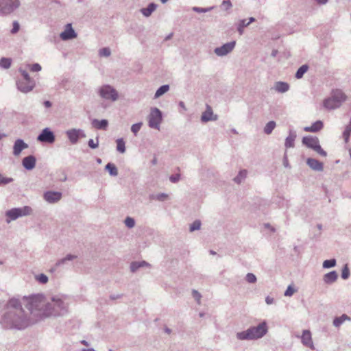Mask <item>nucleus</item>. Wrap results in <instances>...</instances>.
Wrapping results in <instances>:
<instances>
[{
  "mask_svg": "<svg viewBox=\"0 0 351 351\" xmlns=\"http://www.w3.org/2000/svg\"><path fill=\"white\" fill-rule=\"evenodd\" d=\"M68 306L64 298L53 296L47 300L43 294L29 297L26 304V308L36 317L37 321L43 317L62 316L67 313Z\"/></svg>",
  "mask_w": 351,
  "mask_h": 351,
  "instance_id": "nucleus-1",
  "label": "nucleus"
},
{
  "mask_svg": "<svg viewBox=\"0 0 351 351\" xmlns=\"http://www.w3.org/2000/svg\"><path fill=\"white\" fill-rule=\"evenodd\" d=\"M27 310V312L24 311L19 300L10 299L0 320L1 326L5 329L23 330L35 324L37 322L36 317Z\"/></svg>",
  "mask_w": 351,
  "mask_h": 351,
  "instance_id": "nucleus-2",
  "label": "nucleus"
},
{
  "mask_svg": "<svg viewBox=\"0 0 351 351\" xmlns=\"http://www.w3.org/2000/svg\"><path fill=\"white\" fill-rule=\"evenodd\" d=\"M268 330L266 322H263L256 326H251L244 331L239 332L236 336L239 340H255L262 338Z\"/></svg>",
  "mask_w": 351,
  "mask_h": 351,
  "instance_id": "nucleus-3",
  "label": "nucleus"
},
{
  "mask_svg": "<svg viewBox=\"0 0 351 351\" xmlns=\"http://www.w3.org/2000/svg\"><path fill=\"white\" fill-rule=\"evenodd\" d=\"M32 212V208L27 206L8 210L5 212L6 222L9 223L11 221L16 220L19 217L29 215Z\"/></svg>",
  "mask_w": 351,
  "mask_h": 351,
  "instance_id": "nucleus-4",
  "label": "nucleus"
},
{
  "mask_svg": "<svg viewBox=\"0 0 351 351\" xmlns=\"http://www.w3.org/2000/svg\"><path fill=\"white\" fill-rule=\"evenodd\" d=\"M97 93L101 98L106 100L115 101L119 98V94L117 90L108 84L103 85L99 87Z\"/></svg>",
  "mask_w": 351,
  "mask_h": 351,
  "instance_id": "nucleus-5",
  "label": "nucleus"
},
{
  "mask_svg": "<svg viewBox=\"0 0 351 351\" xmlns=\"http://www.w3.org/2000/svg\"><path fill=\"white\" fill-rule=\"evenodd\" d=\"M162 121V113L158 108H152L148 116V125L151 128L160 130Z\"/></svg>",
  "mask_w": 351,
  "mask_h": 351,
  "instance_id": "nucleus-6",
  "label": "nucleus"
},
{
  "mask_svg": "<svg viewBox=\"0 0 351 351\" xmlns=\"http://www.w3.org/2000/svg\"><path fill=\"white\" fill-rule=\"evenodd\" d=\"M21 5L19 0H0V14H10Z\"/></svg>",
  "mask_w": 351,
  "mask_h": 351,
  "instance_id": "nucleus-7",
  "label": "nucleus"
},
{
  "mask_svg": "<svg viewBox=\"0 0 351 351\" xmlns=\"http://www.w3.org/2000/svg\"><path fill=\"white\" fill-rule=\"evenodd\" d=\"M66 135L73 145L77 143L80 138H85L86 134L82 129L72 128L66 131Z\"/></svg>",
  "mask_w": 351,
  "mask_h": 351,
  "instance_id": "nucleus-8",
  "label": "nucleus"
},
{
  "mask_svg": "<svg viewBox=\"0 0 351 351\" xmlns=\"http://www.w3.org/2000/svg\"><path fill=\"white\" fill-rule=\"evenodd\" d=\"M36 139L40 143H53L56 141V136L53 131L49 128H45L38 134Z\"/></svg>",
  "mask_w": 351,
  "mask_h": 351,
  "instance_id": "nucleus-9",
  "label": "nucleus"
},
{
  "mask_svg": "<svg viewBox=\"0 0 351 351\" xmlns=\"http://www.w3.org/2000/svg\"><path fill=\"white\" fill-rule=\"evenodd\" d=\"M236 42L231 41L223 44L222 46L216 47L214 49L215 53L220 57L224 56L230 53L235 47Z\"/></svg>",
  "mask_w": 351,
  "mask_h": 351,
  "instance_id": "nucleus-10",
  "label": "nucleus"
},
{
  "mask_svg": "<svg viewBox=\"0 0 351 351\" xmlns=\"http://www.w3.org/2000/svg\"><path fill=\"white\" fill-rule=\"evenodd\" d=\"M16 86L19 91L23 93H27L33 90L35 86L34 81H27L19 79L16 80Z\"/></svg>",
  "mask_w": 351,
  "mask_h": 351,
  "instance_id": "nucleus-11",
  "label": "nucleus"
},
{
  "mask_svg": "<svg viewBox=\"0 0 351 351\" xmlns=\"http://www.w3.org/2000/svg\"><path fill=\"white\" fill-rule=\"evenodd\" d=\"M77 36V34L73 29L71 23L66 24L64 30L60 34V38L64 41L72 40Z\"/></svg>",
  "mask_w": 351,
  "mask_h": 351,
  "instance_id": "nucleus-12",
  "label": "nucleus"
},
{
  "mask_svg": "<svg viewBox=\"0 0 351 351\" xmlns=\"http://www.w3.org/2000/svg\"><path fill=\"white\" fill-rule=\"evenodd\" d=\"M62 194L61 192L48 191L44 193V199L49 204H55L59 202L62 198Z\"/></svg>",
  "mask_w": 351,
  "mask_h": 351,
  "instance_id": "nucleus-13",
  "label": "nucleus"
},
{
  "mask_svg": "<svg viewBox=\"0 0 351 351\" xmlns=\"http://www.w3.org/2000/svg\"><path fill=\"white\" fill-rule=\"evenodd\" d=\"M302 142L303 145H304L305 146L310 149H312L314 151L319 145H320L319 139L316 136H304L302 138Z\"/></svg>",
  "mask_w": 351,
  "mask_h": 351,
  "instance_id": "nucleus-14",
  "label": "nucleus"
},
{
  "mask_svg": "<svg viewBox=\"0 0 351 351\" xmlns=\"http://www.w3.org/2000/svg\"><path fill=\"white\" fill-rule=\"evenodd\" d=\"M77 258V256L76 255L69 254L65 257L58 260L56 266H58L60 268H66L71 266V263Z\"/></svg>",
  "mask_w": 351,
  "mask_h": 351,
  "instance_id": "nucleus-15",
  "label": "nucleus"
},
{
  "mask_svg": "<svg viewBox=\"0 0 351 351\" xmlns=\"http://www.w3.org/2000/svg\"><path fill=\"white\" fill-rule=\"evenodd\" d=\"M27 147L28 145L21 138L16 139L13 145V154L16 156H19L23 149Z\"/></svg>",
  "mask_w": 351,
  "mask_h": 351,
  "instance_id": "nucleus-16",
  "label": "nucleus"
},
{
  "mask_svg": "<svg viewBox=\"0 0 351 351\" xmlns=\"http://www.w3.org/2000/svg\"><path fill=\"white\" fill-rule=\"evenodd\" d=\"M306 164L313 171H322L324 170L323 163L315 158H307Z\"/></svg>",
  "mask_w": 351,
  "mask_h": 351,
  "instance_id": "nucleus-17",
  "label": "nucleus"
},
{
  "mask_svg": "<svg viewBox=\"0 0 351 351\" xmlns=\"http://www.w3.org/2000/svg\"><path fill=\"white\" fill-rule=\"evenodd\" d=\"M36 159L33 155H29L23 158L22 165L27 170H32L36 166Z\"/></svg>",
  "mask_w": 351,
  "mask_h": 351,
  "instance_id": "nucleus-18",
  "label": "nucleus"
},
{
  "mask_svg": "<svg viewBox=\"0 0 351 351\" xmlns=\"http://www.w3.org/2000/svg\"><path fill=\"white\" fill-rule=\"evenodd\" d=\"M302 343L311 349L314 348L313 343L312 341L311 333L308 330H304L301 337Z\"/></svg>",
  "mask_w": 351,
  "mask_h": 351,
  "instance_id": "nucleus-19",
  "label": "nucleus"
},
{
  "mask_svg": "<svg viewBox=\"0 0 351 351\" xmlns=\"http://www.w3.org/2000/svg\"><path fill=\"white\" fill-rule=\"evenodd\" d=\"M217 119V115H213V112L210 107L208 106L207 110L204 112L201 116L202 122H208L209 121H215Z\"/></svg>",
  "mask_w": 351,
  "mask_h": 351,
  "instance_id": "nucleus-20",
  "label": "nucleus"
},
{
  "mask_svg": "<svg viewBox=\"0 0 351 351\" xmlns=\"http://www.w3.org/2000/svg\"><path fill=\"white\" fill-rule=\"evenodd\" d=\"M324 106L328 110H334L341 106L340 103L330 97L324 101Z\"/></svg>",
  "mask_w": 351,
  "mask_h": 351,
  "instance_id": "nucleus-21",
  "label": "nucleus"
},
{
  "mask_svg": "<svg viewBox=\"0 0 351 351\" xmlns=\"http://www.w3.org/2000/svg\"><path fill=\"white\" fill-rule=\"evenodd\" d=\"M297 137L296 132L293 130H290L289 136L285 139V146L286 148H291L294 147V141Z\"/></svg>",
  "mask_w": 351,
  "mask_h": 351,
  "instance_id": "nucleus-22",
  "label": "nucleus"
},
{
  "mask_svg": "<svg viewBox=\"0 0 351 351\" xmlns=\"http://www.w3.org/2000/svg\"><path fill=\"white\" fill-rule=\"evenodd\" d=\"M324 127L323 122L318 120L313 123L311 126H306L304 128V130L308 132H317L320 131Z\"/></svg>",
  "mask_w": 351,
  "mask_h": 351,
  "instance_id": "nucleus-23",
  "label": "nucleus"
},
{
  "mask_svg": "<svg viewBox=\"0 0 351 351\" xmlns=\"http://www.w3.org/2000/svg\"><path fill=\"white\" fill-rule=\"evenodd\" d=\"M337 272L336 271H332L324 275L323 280L326 284L331 285L337 280Z\"/></svg>",
  "mask_w": 351,
  "mask_h": 351,
  "instance_id": "nucleus-24",
  "label": "nucleus"
},
{
  "mask_svg": "<svg viewBox=\"0 0 351 351\" xmlns=\"http://www.w3.org/2000/svg\"><path fill=\"white\" fill-rule=\"evenodd\" d=\"M157 5L154 3H150L147 8H141L140 12L145 17H149L156 10Z\"/></svg>",
  "mask_w": 351,
  "mask_h": 351,
  "instance_id": "nucleus-25",
  "label": "nucleus"
},
{
  "mask_svg": "<svg viewBox=\"0 0 351 351\" xmlns=\"http://www.w3.org/2000/svg\"><path fill=\"white\" fill-rule=\"evenodd\" d=\"M93 127L97 130H106L108 127V121L106 119L98 120L94 119L91 123Z\"/></svg>",
  "mask_w": 351,
  "mask_h": 351,
  "instance_id": "nucleus-26",
  "label": "nucleus"
},
{
  "mask_svg": "<svg viewBox=\"0 0 351 351\" xmlns=\"http://www.w3.org/2000/svg\"><path fill=\"white\" fill-rule=\"evenodd\" d=\"M274 89L278 93H284L289 90V85L285 82H277L275 83Z\"/></svg>",
  "mask_w": 351,
  "mask_h": 351,
  "instance_id": "nucleus-27",
  "label": "nucleus"
},
{
  "mask_svg": "<svg viewBox=\"0 0 351 351\" xmlns=\"http://www.w3.org/2000/svg\"><path fill=\"white\" fill-rule=\"evenodd\" d=\"M351 318L348 316L346 314H343L339 317H336L333 319V325L334 326L338 328L345 321H350Z\"/></svg>",
  "mask_w": 351,
  "mask_h": 351,
  "instance_id": "nucleus-28",
  "label": "nucleus"
},
{
  "mask_svg": "<svg viewBox=\"0 0 351 351\" xmlns=\"http://www.w3.org/2000/svg\"><path fill=\"white\" fill-rule=\"evenodd\" d=\"M337 101L340 103V105L346 100V95L339 90H336L333 92L332 96Z\"/></svg>",
  "mask_w": 351,
  "mask_h": 351,
  "instance_id": "nucleus-29",
  "label": "nucleus"
},
{
  "mask_svg": "<svg viewBox=\"0 0 351 351\" xmlns=\"http://www.w3.org/2000/svg\"><path fill=\"white\" fill-rule=\"evenodd\" d=\"M169 90V85L165 84L160 86L155 93L154 98H158L166 93Z\"/></svg>",
  "mask_w": 351,
  "mask_h": 351,
  "instance_id": "nucleus-30",
  "label": "nucleus"
},
{
  "mask_svg": "<svg viewBox=\"0 0 351 351\" xmlns=\"http://www.w3.org/2000/svg\"><path fill=\"white\" fill-rule=\"evenodd\" d=\"M105 169L108 171L111 176H117L118 175L117 168L113 163H108L105 167Z\"/></svg>",
  "mask_w": 351,
  "mask_h": 351,
  "instance_id": "nucleus-31",
  "label": "nucleus"
},
{
  "mask_svg": "<svg viewBox=\"0 0 351 351\" xmlns=\"http://www.w3.org/2000/svg\"><path fill=\"white\" fill-rule=\"evenodd\" d=\"M247 171L245 169L241 170L238 175L234 178L237 184H241L247 177Z\"/></svg>",
  "mask_w": 351,
  "mask_h": 351,
  "instance_id": "nucleus-32",
  "label": "nucleus"
},
{
  "mask_svg": "<svg viewBox=\"0 0 351 351\" xmlns=\"http://www.w3.org/2000/svg\"><path fill=\"white\" fill-rule=\"evenodd\" d=\"M308 66L307 64L302 65L296 71L295 77L297 79H301L304 74L308 71Z\"/></svg>",
  "mask_w": 351,
  "mask_h": 351,
  "instance_id": "nucleus-33",
  "label": "nucleus"
},
{
  "mask_svg": "<svg viewBox=\"0 0 351 351\" xmlns=\"http://www.w3.org/2000/svg\"><path fill=\"white\" fill-rule=\"evenodd\" d=\"M350 134H351V117H350V120L348 125L346 127V128L343 132V137L344 138L345 143H348Z\"/></svg>",
  "mask_w": 351,
  "mask_h": 351,
  "instance_id": "nucleus-34",
  "label": "nucleus"
},
{
  "mask_svg": "<svg viewBox=\"0 0 351 351\" xmlns=\"http://www.w3.org/2000/svg\"><path fill=\"white\" fill-rule=\"evenodd\" d=\"M276 126V123L274 121H269L264 128V132L266 134H270Z\"/></svg>",
  "mask_w": 351,
  "mask_h": 351,
  "instance_id": "nucleus-35",
  "label": "nucleus"
},
{
  "mask_svg": "<svg viewBox=\"0 0 351 351\" xmlns=\"http://www.w3.org/2000/svg\"><path fill=\"white\" fill-rule=\"evenodd\" d=\"M117 143V149L120 153H124L125 152V141L123 138H118L116 141Z\"/></svg>",
  "mask_w": 351,
  "mask_h": 351,
  "instance_id": "nucleus-36",
  "label": "nucleus"
},
{
  "mask_svg": "<svg viewBox=\"0 0 351 351\" xmlns=\"http://www.w3.org/2000/svg\"><path fill=\"white\" fill-rule=\"evenodd\" d=\"M249 25V23H247L246 19L240 20L237 27V31L239 32L240 35H242L243 33V29L245 27Z\"/></svg>",
  "mask_w": 351,
  "mask_h": 351,
  "instance_id": "nucleus-37",
  "label": "nucleus"
},
{
  "mask_svg": "<svg viewBox=\"0 0 351 351\" xmlns=\"http://www.w3.org/2000/svg\"><path fill=\"white\" fill-rule=\"evenodd\" d=\"M336 264H337L336 259L331 258V259L324 261L323 262L322 266L324 268L328 269V268L334 267L336 265Z\"/></svg>",
  "mask_w": 351,
  "mask_h": 351,
  "instance_id": "nucleus-38",
  "label": "nucleus"
},
{
  "mask_svg": "<svg viewBox=\"0 0 351 351\" xmlns=\"http://www.w3.org/2000/svg\"><path fill=\"white\" fill-rule=\"evenodd\" d=\"M12 60L10 58H2L0 60V66L3 69H8L11 66Z\"/></svg>",
  "mask_w": 351,
  "mask_h": 351,
  "instance_id": "nucleus-39",
  "label": "nucleus"
},
{
  "mask_svg": "<svg viewBox=\"0 0 351 351\" xmlns=\"http://www.w3.org/2000/svg\"><path fill=\"white\" fill-rule=\"evenodd\" d=\"M214 8L215 6H211L208 8L193 7V10L197 13H205L211 11Z\"/></svg>",
  "mask_w": 351,
  "mask_h": 351,
  "instance_id": "nucleus-40",
  "label": "nucleus"
},
{
  "mask_svg": "<svg viewBox=\"0 0 351 351\" xmlns=\"http://www.w3.org/2000/svg\"><path fill=\"white\" fill-rule=\"evenodd\" d=\"M201 225L202 223L199 220H195L190 225L189 230L191 232L198 230L200 229Z\"/></svg>",
  "mask_w": 351,
  "mask_h": 351,
  "instance_id": "nucleus-41",
  "label": "nucleus"
},
{
  "mask_svg": "<svg viewBox=\"0 0 351 351\" xmlns=\"http://www.w3.org/2000/svg\"><path fill=\"white\" fill-rule=\"evenodd\" d=\"M35 278L41 284H46L48 282V277L44 274L36 275Z\"/></svg>",
  "mask_w": 351,
  "mask_h": 351,
  "instance_id": "nucleus-42",
  "label": "nucleus"
},
{
  "mask_svg": "<svg viewBox=\"0 0 351 351\" xmlns=\"http://www.w3.org/2000/svg\"><path fill=\"white\" fill-rule=\"evenodd\" d=\"M13 178L5 177L3 174L0 173V185H5L13 182Z\"/></svg>",
  "mask_w": 351,
  "mask_h": 351,
  "instance_id": "nucleus-43",
  "label": "nucleus"
},
{
  "mask_svg": "<svg viewBox=\"0 0 351 351\" xmlns=\"http://www.w3.org/2000/svg\"><path fill=\"white\" fill-rule=\"evenodd\" d=\"M125 224L129 228H132L135 226V220L134 218L130 217H127L125 219Z\"/></svg>",
  "mask_w": 351,
  "mask_h": 351,
  "instance_id": "nucleus-44",
  "label": "nucleus"
},
{
  "mask_svg": "<svg viewBox=\"0 0 351 351\" xmlns=\"http://www.w3.org/2000/svg\"><path fill=\"white\" fill-rule=\"evenodd\" d=\"M143 125L142 122H139L135 124H133L131 127V131L134 133L135 136H136L137 133L139 132V130L141 128V126Z\"/></svg>",
  "mask_w": 351,
  "mask_h": 351,
  "instance_id": "nucleus-45",
  "label": "nucleus"
},
{
  "mask_svg": "<svg viewBox=\"0 0 351 351\" xmlns=\"http://www.w3.org/2000/svg\"><path fill=\"white\" fill-rule=\"evenodd\" d=\"M100 56L108 57L111 54L110 49L108 47H104L99 51Z\"/></svg>",
  "mask_w": 351,
  "mask_h": 351,
  "instance_id": "nucleus-46",
  "label": "nucleus"
},
{
  "mask_svg": "<svg viewBox=\"0 0 351 351\" xmlns=\"http://www.w3.org/2000/svg\"><path fill=\"white\" fill-rule=\"evenodd\" d=\"M221 7L225 10H228L232 7V4L230 0H223L221 5Z\"/></svg>",
  "mask_w": 351,
  "mask_h": 351,
  "instance_id": "nucleus-47",
  "label": "nucleus"
},
{
  "mask_svg": "<svg viewBox=\"0 0 351 351\" xmlns=\"http://www.w3.org/2000/svg\"><path fill=\"white\" fill-rule=\"evenodd\" d=\"M245 280L249 283H255L256 282V276L252 273H248L245 276Z\"/></svg>",
  "mask_w": 351,
  "mask_h": 351,
  "instance_id": "nucleus-48",
  "label": "nucleus"
},
{
  "mask_svg": "<svg viewBox=\"0 0 351 351\" xmlns=\"http://www.w3.org/2000/svg\"><path fill=\"white\" fill-rule=\"evenodd\" d=\"M88 145L91 149H96V148H97L99 147V138L98 137L96 138V141L95 142V141L93 139H90L88 141Z\"/></svg>",
  "mask_w": 351,
  "mask_h": 351,
  "instance_id": "nucleus-49",
  "label": "nucleus"
},
{
  "mask_svg": "<svg viewBox=\"0 0 351 351\" xmlns=\"http://www.w3.org/2000/svg\"><path fill=\"white\" fill-rule=\"evenodd\" d=\"M141 268L140 261H134L130 264V270L132 272H136Z\"/></svg>",
  "mask_w": 351,
  "mask_h": 351,
  "instance_id": "nucleus-50",
  "label": "nucleus"
},
{
  "mask_svg": "<svg viewBox=\"0 0 351 351\" xmlns=\"http://www.w3.org/2000/svg\"><path fill=\"white\" fill-rule=\"evenodd\" d=\"M19 72L21 73V75H22V79L21 80H27V81H34L32 79H31V77H29L28 73L22 69L21 68L19 69Z\"/></svg>",
  "mask_w": 351,
  "mask_h": 351,
  "instance_id": "nucleus-51",
  "label": "nucleus"
},
{
  "mask_svg": "<svg viewBox=\"0 0 351 351\" xmlns=\"http://www.w3.org/2000/svg\"><path fill=\"white\" fill-rule=\"evenodd\" d=\"M350 276V270L347 265H345L342 269L341 278L344 280L348 279Z\"/></svg>",
  "mask_w": 351,
  "mask_h": 351,
  "instance_id": "nucleus-52",
  "label": "nucleus"
},
{
  "mask_svg": "<svg viewBox=\"0 0 351 351\" xmlns=\"http://www.w3.org/2000/svg\"><path fill=\"white\" fill-rule=\"evenodd\" d=\"M296 291V290L291 286L289 285L287 290L285 291L284 295L285 296H291Z\"/></svg>",
  "mask_w": 351,
  "mask_h": 351,
  "instance_id": "nucleus-53",
  "label": "nucleus"
},
{
  "mask_svg": "<svg viewBox=\"0 0 351 351\" xmlns=\"http://www.w3.org/2000/svg\"><path fill=\"white\" fill-rule=\"evenodd\" d=\"M12 26L13 27H12V29H11L10 32L12 34H15L19 31L20 25L18 21H15L13 22Z\"/></svg>",
  "mask_w": 351,
  "mask_h": 351,
  "instance_id": "nucleus-54",
  "label": "nucleus"
},
{
  "mask_svg": "<svg viewBox=\"0 0 351 351\" xmlns=\"http://www.w3.org/2000/svg\"><path fill=\"white\" fill-rule=\"evenodd\" d=\"M168 197V195L164 193H158L156 195V199L160 202L165 201Z\"/></svg>",
  "mask_w": 351,
  "mask_h": 351,
  "instance_id": "nucleus-55",
  "label": "nucleus"
},
{
  "mask_svg": "<svg viewBox=\"0 0 351 351\" xmlns=\"http://www.w3.org/2000/svg\"><path fill=\"white\" fill-rule=\"evenodd\" d=\"M180 180V174L177 173L171 175L169 177V180L173 183H176Z\"/></svg>",
  "mask_w": 351,
  "mask_h": 351,
  "instance_id": "nucleus-56",
  "label": "nucleus"
},
{
  "mask_svg": "<svg viewBox=\"0 0 351 351\" xmlns=\"http://www.w3.org/2000/svg\"><path fill=\"white\" fill-rule=\"evenodd\" d=\"M30 70L33 72H38L41 70V66L38 63H34L30 66Z\"/></svg>",
  "mask_w": 351,
  "mask_h": 351,
  "instance_id": "nucleus-57",
  "label": "nucleus"
},
{
  "mask_svg": "<svg viewBox=\"0 0 351 351\" xmlns=\"http://www.w3.org/2000/svg\"><path fill=\"white\" fill-rule=\"evenodd\" d=\"M192 294H193V298H195V300L198 302L199 303L200 302V299L202 298V295L201 294L196 290H193L192 291Z\"/></svg>",
  "mask_w": 351,
  "mask_h": 351,
  "instance_id": "nucleus-58",
  "label": "nucleus"
},
{
  "mask_svg": "<svg viewBox=\"0 0 351 351\" xmlns=\"http://www.w3.org/2000/svg\"><path fill=\"white\" fill-rule=\"evenodd\" d=\"M316 152H317L319 154H320L322 156H326L327 153L321 147L320 145H319L315 150Z\"/></svg>",
  "mask_w": 351,
  "mask_h": 351,
  "instance_id": "nucleus-59",
  "label": "nucleus"
},
{
  "mask_svg": "<svg viewBox=\"0 0 351 351\" xmlns=\"http://www.w3.org/2000/svg\"><path fill=\"white\" fill-rule=\"evenodd\" d=\"M122 296H123V294H117V295L112 294V295H110V298L112 300H117V299L121 298Z\"/></svg>",
  "mask_w": 351,
  "mask_h": 351,
  "instance_id": "nucleus-60",
  "label": "nucleus"
},
{
  "mask_svg": "<svg viewBox=\"0 0 351 351\" xmlns=\"http://www.w3.org/2000/svg\"><path fill=\"white\" fill-rule=\"evenodd\" d=\"M274 302V299L273 298H271L269 296H267L265 298V302L267 304L269 305V304H273Z\"/></svg>",
  "mask_w": 351,
  "mask_h": 351,
  "instance_id": "nucleus-61",
  "label": "nucleus"
},
{
  "mask_svg": "<svg viewBox=\"0 0 351 351\" xmlns=\"http://www.w3.org/2000/svg\"><path fill=\"white\" fill-rule=\"evenodd\" d=\"M283 165L285 167H289V162L287 159V154H285L284 158H283Z\"/></svg>",
  "mask_w": 351,
  "mask_h": 351,
  "instance_id": "nucleus-62",
  "label": "nucleus"
},
{
  "mask_svg": "<svg viewBox=\"0 0 351 351\" xmlns=\"http://www.w3.org/2000/svg\"><path fill=\"white\" fill-rule=\"evenodd\" d=\"M60 267L58 266H56V263L51 267V269H49V271L50 272H55Z\"/></svg>",
  "mask_w": 351,
  "mask_h": 351,
  "instance_id": "nucleus-63",
  "label": "nucleus"
},
{
  "mask_svg": "<svg viewBox=\"0 0 351 351\" xmlns=\"http://www.w3.org/2000/svg\"><path fill=\"white\" fill-rule=\"evenodd\" d=\"M45 108H50L52 106V104L50 101H45L43 103Z\"/></svg>",
  "mask_w": 351,
  "mask_h": 351,
  "instance_id": "nucleus-64",
  "label": "nucleus"
}]
</instances>
